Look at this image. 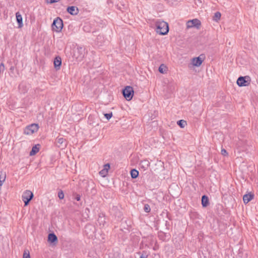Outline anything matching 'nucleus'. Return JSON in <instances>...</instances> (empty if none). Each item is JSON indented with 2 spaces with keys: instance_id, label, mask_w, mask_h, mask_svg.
<instances>
[{
  "instance_id": "f257e3e1",
  "label": "nucleus",
  "mask_w": 258,
  "mask_h": 258,
  "mask_svg": "<svg viewBox=\"0 0 258 258\" xmlns=\"http://www.w3.org/2000/svg\"><path fill=\"white\" fill-rule=\"evenodd\" d=\"M156 32L160 35H164L169 31V27L167 23L164 21H157L156 23Z\"/></svg>"
},
{
  "instance_id": "f03ea898",
  "label": "nucleus",
  "mask_w": 258,
  "mask_h": 258,
  "mask_svg": "<svg viewBox=\"0 0 258 258\" xmlns=\"http://www.w3.org/2000/svg\"><path fill=\"white\" fill-rule=\"evenodd\" d=\"M63 26V21L59 18H55L51 25L52 29L56 32H59L61 31Z\"/></svg>"
},
{
  "instance_id": "7ed1b4c3",
  "label": "nucleus",
  "mask_w": 258,
  "mask_h": 258,
  "mask_svg": "<svg viewBox=\"0 0 258 258\" xmlns=\"http://www.w3.org/2000/svg\"><path fill=\"white\" fill-rule=\"evenodd\" d=\"M122 93L127 100H131L134 96V91L133 88L130 86H127L122 89Z\"/></svg>"
},
{
  "instance_id": "20e7f679",
  "label": "nucleus",
  "mask_w": 258,
  "mask_h": 258,
  "mask_svg": "<svg viewBox=\"0 0 258 258\" xmlns=\"http://www.w3.org/2000/svg\"><path fill=\"white\" fill-rule=\"evenodd\" d=\"M33 193L30 190H26L23 192L22 198L24 203L25 206H27L29 204L30 202L33 198Z\"/></svg>"
},
{
  "instance_id": "39448f33",
  "label": "nucleus",
  "mask_w": 258,
  "mask_h": 258,
  "mask_svg": "<svg viewBox=\"0 0 258 258\" xmlns=\"http://www.w3.org/2000/svg\"><path fill=\"white\" fill-rule=\"evenodd\" d=\"M250 78L248 76L239 77L237 80V84L239 87L247 86L250 84Z\"/></svg>"
},
{
  "instance_id": "423d86ee",
  "label": "nucleus",
  "mask_w": 258,
  "mask_h": 258,
  "mask_svg": "<svg viewBox=\"0 0 258 258\" xmlns=\"http://www.w3.org/2000/svg\"><path fill=\"white\" fill-rule=\"evenodd\" d=\"M39 128L38 124L32 123L26 127L24 130V133L26 135H31L36 133Z\"/></svg>"
},
{
  "instance_id": "0eeeda50",
  "label": "nucleus",
  "mask_w": 258,
  "mask_h": 258,
  "mask_svg": "<svg viewBox=\"0 0 258 258\" xmlns=\"http://www.w3.org/2000/svg\"><path fill=\"white\" fill-rule=\"evenodd\" d=\"M201 25V21L198 19H194L191 20H189L187 22L186 27L187 28L196 27L197 29H199Z\"/></svg>"
},
{
  "instance_id": "6e6552de",
  "label": "nucleus",
  "mask_w": 258,
  "mask_h": 258,
  "mask_svg": "<svg viewBox=\"0 0 258 258\" xmlns=\"http://www.w3.org/2000/svg\"><path fill=\"white\" fill-rule=\"evenodd\" d=\"M202 56L203 55H201L198 57L193 58L192 59V64L196 67L200 66L203 61Z\"/></svg>"
},
{
  "instance_id": "1a4fd4ad",
  "label": "nucleus",
  "mask_w": 258,
  "mask_h": 258,
  "mask_svg": "<svg viewBox=\"0 0 258 258\" xmlns=\"http://www.w3.org/2000/svg\"><path fill=\"white\" fill-rule=\"evenodd\" d=\"M61 58L59 56L55 57L53 60L54 67L56 70H58L60 68L61 65Z\"/></svg>"
},
{
  "instance_id": "9d476101",
  "label": "nucleus",
  "mask_w": 258,
  "mask_h": 258,
  "mask_svg": "<svg viewBox=\"0 0 258 258\" xmlns=\"http://www.w3.org/2000/svg\"><path fill=\"white\" fill-rule=\"evenodd\" d=\"M68 13L72 15H77L79 13V9L76 6H70L67 9Z\"/></svg>"
},
{
  "instance_id": "9b49d317",
  "label": "nucleus",
  "mask_w": 258,
  "mask_h": 258,
  "mask_svg": "<svg viewBox=\"0 0 258 258\" xmlns=\"http://www.w3.org/2000/svg\"><path fill=\"white\" fill-rule=\"evenodd\" d=\"M48 241L51 243H55L57 242L58 239L54 233H50L48 235Z\"/></svg>"
},
{
  "instance_id": "f8f14e48",
  "label": "nucleus",
  "mask_w": 258,
  "mask_h": 258,
  "mask_svg": "<svg viewBox=\"0 0 258 258\" xmlns=\"http://www.w3.org/2000/svg\"><path fill=\"white\" fill-rule=\"evenodd\" d=\"M254 198V195L251 193L245 194L243 197V201L244 203L247 204Z\"/></svg>"
},
{
  "instance_id": "ddd939ff",
  "label": "nucleus",
  "mask_w": 258,
  "mask_h": 258,
  "mask_svg": "<svg viewBox=\"0 0 258 258\" xmlns=\"http://www.w3.org/2000/svg\"><path fill=\"white\" fill-rule=\"evenodd\" d=\"M16 17L18 24V28H21L23 26L22 17L19 12L16 13Z\"/></svg>"
},
{
  "instance_id": "4468645a",
  "label": "nucleus",
  "mask_w": 258,
  "mask_h": 258,
  "mask_svg": "<svg viewBox=\"0 0 258 258\" xmlns=\"http://www.w3.org/2000/svg\"><path fill=\"white\" fill-rule=\"evenodd\" d=\"M202 205L203 207H207L209 205V200L208 196L203 195L202 197Z\"/></svg>"
},
{
  "instance_id": "2eb2a0df",
  "label": "nucleus",
  "mask_w": 258,
  "mask_h": 258,
  "mask_svg": "<svg viewBox=\"0 0 258 258\" xmlns=\"http://www.w3.org/2000/svg\"><path fill=\"white\" fill-rule=\"evenodd\" d=\"M39 144H37L33 146L32 148L31 151L30 152V155L33 156L35 155L37 153H38L39 151Z\"/></svg>"
},
{
  "instance_id": "dca6fc26",
  "label": "nucleus",
  "mask_w": 258,
  "mask_h": 258,
  "mask_svg": "<svg viewBox=\"0 0 258 258\" xmlns=\"http://www.w3.org/2000/svg\"><path fill=\"white\" fill-rule=\"evenodd\" d=\"M131 175L132 178L135 179L139 176V171L135 169H133L131 171Z\"/></svg>"
},
{
  "instance_id": "f3484780",
  "label": "nucleus",
  "mask_w": 258,
  "mask_h": 258,
  "mask_svg": "<svg viewBox=\"0 0 258 258\" xmlns=\"http://www.w3.org/2000/svg\"><path fill=\"white\" fill-rule=\"evenodd\" d=\"M6 179V173L1 172L0 173V186H2Z\"/></svg>"
},
{
  "instance_id": "a211bd4d",
  "label": "nucleus",
  "mask_w": 258,
  "mask_h": 258,
  "mask_svg": "<svg viewBox=\"0 0 258 258\" xmlns=\"http://www.w3.org/2000/svg\"><path fill=\"white\" fill-rule=\"evenodd\" d=\"M177 124L181 127L183 128L186 125V121L184 120L181 119L177 122Z\"/></svg>"
},
{
  "instance_id": "6ab92c4d",
  "label": "nucleus",
  "mask_w": 258,
  "mask_h": 258,
  "mask_svg": "<svg viewBox=\"0 0 258 258\" xmlns=\"http://www.w3.org/2000/svg\"><path fill=\"white\" fill-rule=\"evenodd\" d=\"M221 15V13L219 12H217L215 13L214 16L213 17V20L218 22V20L220 19Z\"/></svg>"
},
{
  "instance_id": "aec40b11",
  "label": "nucleus",
  "mask_w": 258,
  "mask_h": 258,
  "mask_svg": "<svg viewBox=\"0 0 258 258\" xmlns=\"http://www.w3.org/2000/svg\"><path fill=\"white\" fill-rule=\"evenodd\" d=\"M166 70L167 67L164 64H161L158 69L159 72L162 74H164L166 71Z\"/></svg>"
},
{
  "instance_id": "412c9836",
  "label": "nucleus",
  "mask_w": 258,
  "mask_h": 258,
  "mask_svg": "<svg viewBox=\"0 0 258 258\" xmlns=\"http://www.w3.org/2000/svg\"><path fill=\"white\" fill-rule=\"evenodd\" d=\"M19 88L20 90L23 93H25L26 92H27V89H26V86L25 85H24L23 84H21L19 85Z\"/></svg>"
},
{
  "instance_id": "4be33fe9",
  "label": "nucleus",
  "mask_w": 258,
  "mask_h": 258,
  "mask_svg": "<svg viewBox=\"0 0 258 258\" xmlns=\"http://www.w3.org/2000/svg\"><path fill=\"white\" fill-rule=\"evenodd\" d=\"M141 167L146 169L149 166L150 163L147 160H144L141 162Z\"/></svg>"
},
{
  "instance_id": "5701e85b",
  "label": "nucleus",
  "mask_w": 258,
  "mask_h": 258,
  "mask_svg": "<svg viewBox=\"0 0 258 258\" xmlns=\"http://www.w3.org/2000/svg\"><path fill=\"white\" fill-rule=\"evenodd\" d=\"M138 254L140 255V258H148V254L145 251H143L142 252H138Z\"/></svg>"
},
{
  "instance_id": "b1692460",
  "label": "nucleus",
  "mask_w": 258,
  "mask_h": 258,
  "mask_svg": "<svg viewBox=\"0 0 258 258\" xmlns=\"http://www.w3.org/2000/svg\"><path fill=\"white\" fill-rule=\"evenodd\" d=\"M107 168H104L103 169L101 170L99 172L100 175H101L102 177H105V175L107 174Z\"/></svg>"
},
{
  "instance_id": "393cba45",
  "label": "nucleus",
  "mask_w": 258,
  "mask_h": 258,
  "mask_svg": "<svg viewBox=\"0 0 258 258\" xmlns=\"http://www.w3.org/2000/svg\"><path fill=\"white\" fill-rule=\"evenodd\" d=\"M66 140L63 138H59L56 139V142L58 144L60 145H62L63 143H64Z\"/></svg>"
},
{
  "instance_id": "a878e982",
  "label": "nucleus",
  "mask_w": 258,
  "mask_h": 258,
  "mask_svg": "<svg viewBox=\"0 0 258 258\" xmlns=\"http://www.w3.org/2000/svg\"><path fill=\"white\" fill-rule=\"evenodd\" d=\"M144 210L146 213H149L151 211V208L148 204H145L144 206Z\"/></svg>"
},
{
  "instance_id": "bb28decb",
  "label": "nucleus",
  "mask_w": 258,
  "mask_h": 258,
  "mask_svg": "<svg viewBox=\"0 0 258 258\" xmlns=\"http://www.w3.org/2000/svg\"><path fill=\"white\" fill-rule=\"evenodd\" d=\"M58 197L59 199L61 200L64 198V194L62 190H60L58 192Z\"/></svg>"
},
{
  "instance_id": "cd10ccee",
  "label": "nucleus",
  "mask_w": 258,
  "mask_h": 258,
  "mask_svg": "<svg viewBox=\"0 0 258 258\" xmlns=\"http://www.w3.org/2000/svg\"><path fill=\"white\" fill-rule=\"evenodd\" d=\"M23 258H30L29 251L24 250Z\"/></svg>"
},
{
  "instance_id": "c85d7f7f",
  "label": "nucleus",
  "mask_w": 258,
  "mask_h": 258,
  "mask_svg": "<svg viewBox=\"0 0 258 258\" xmlns=\"http://www.w3.org/2000/svg\"><path fill=\"white\" fill-rule=\"evenodd\" d=\"M104 115V116L105 117V118L108 120L112 116V113L110 112L109 113H105Z\"/></svg>"
},
{
  "instance_id": "c756f323",
  "label": "nucleus",
  "mask_w": 258,
  "mask_h": 258,
  "mask_svg": "<svg viewBox=\"0 0 258 258\" xmlns=\"http://www.w3.org/2000/svg\"><path fill=\"white\" fill-rule=\"evenodd\" d=\"M5 70V66L3 63H1L0 64V74L4 72Z\"/></svg>"
},
{
  "instance_id": "7c9ffc66",
  "label": "nucleus",
  "mask_w": 258,
  "mask_h": 258,
  "mask_svg": "<svg viewBox=\"0 0 258 258\" xmlns=\"http://www.w3.org/2000/svg\"><path fill=\"white\" fill-rule=\"evenodd\" d=\"M221 154L222 155H223V156H227L228 154V152H227V151L225 149H222L221 150Z\"/></svg>"
},
{
  "instance_id": "2f4dec72",
  "label": "nucleus",
  "mask_w": 258,
  "mask_h": 258,
  "mask_svg": "<svg viewBox=\"0 0 258 258\" xmlns=\"http://www.w3.org/2000/svg\"><path fill=\"white\" fill-rule=\"evenodd\" d=\"M59 0H50L49 2H48L47 0H46L47 1V3H49V4H53V3H57L59 1Z\"/></svg>"
},
{
  "instance_id": "473e14b6",
  "label": "nucleus",
  "mask_w": 258,
  "mask_h": 258,
  "mask_svg": "<svg viewBox=\"0 0 258 258\" xmlns=\"http://www.w3.org/2000/svg\"><path fill=\"white\" fill-rule=\"evenodd\" d=\"M75 199L77 201H79L81 200V196L80 195L77 194Z\"/></svg>"
},
{
  "instance_id": "72a5a7b5",
  "label": "nucleus",
  "mask_w": 258,
  "mask_h": 258,
  "mask_svg": "<svg viewBox=\"0 0 258 258\" xmlns=\"http://www.w3.org/2000/svg\"><path fill=\"white\" fill-rule=\"evenodd\" d=\"M107 168V171H108L109 170V169L110 168V164L109 163L106 164L104 165V168Z\"/></svg>"
},
{
  "instance_id": "f704fd0d",
  "label": "nucleus",
  "mask_w": 258,
  "mask_h": 258,
  "mask_svg": "<svg viewBox=\"0 0 258 258\" xmlns=\"http://www.w3.org/2000/svg\"><path fill=\"white\" fill-rule=\"evenodd\" d=\"M101 38H102V36L99 35L97 37V41H98L99 39H101Z\"/></svg>"
},
{
  "instance_id": "c9c22d12",
  "label": "nucleus",
  "mask_w": 258,
  "mask_h": 258,
  "mask_svg": "<svg viewBox=\"0 0 258 258\" xmlns=\"http://www.w3.org/2000/svg\"><path fill=\"white\" fill-rule=\"evenodd\" d=\"M78 49L79 50H80V51H81V50L84 51V49H83V47H80L79 48L78 47Z\"/></svg>"
},
{
  "instance_id": "e433bc0d",
  "label": "nucleus",
  "mask_w": 258,
  "mask_h": 258,
  "mask_svg": "<svg viewBox=\"0 0 258 258\" xmlns=\"http://www.w3.org/2000/svg\"><path fill=\"white\" fill-rule=\"evenodd\" d=\"M90 228H94V227H93L92 225H90Z\"/></svg>"
},
{
  "instance_id": "4c0bfd02",
  "label": "nucleus",
  "mask_w": 258,
  "mask_h": 258,
  "mask_svg": "<svg viewBox=\"0 0 258 258\" xmlns=\"http://www.w3.org/2000/svg\"><path fill=\"white\" fill-rule=\"evenodd\" d=\"M62 146V147H65V146H66V144H64L63 145V146Z\"/></svg>"
},
{
  "instance_id": "58836bf2",
  "label": "nucleus",
  "mask_w": 258,
  "mask_h": 258,
  "mask_svg": "<svg viewBox=\"0 0 258 258\" xmlns=\"http://www.w3.org/2000/svg\"><path fill=\"white\" fill-rule=\"evenodd\" d=\"M13 67H11V70H13Z\"/></svg>"
}]
</instances>
